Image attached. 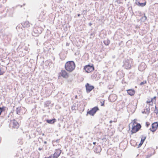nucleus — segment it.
Masks as SVG:
<instances>
[{
  "label": "nucleus",
  "mask_w": 158,
  "mask_h": 158,
  "mask_svg": "<svg viewBox=\"0 0 158 158\" xmlns=\"http://www.w3.org/2000/svg\"><path fill=\"white\" fill-rule=\"evenodd\" d=\"M136 121V119H134L130 123V124L132 126L131 131L132 134L135 133L138 131L141 127V125Z\"/></svg>",
  "instance_id": "f257e3e1"
},
{
  "label": "nucleus",
  "mask_w": 158,
  "mask_h": 158,
  "mask_svg": "<svg viewBox=\"0 0 158 158\" xmlns=\"http://www.w3.org/2000/svg\"><path fill=\"white\" fill-rule=\"evenodd\" d=\"M75 64L73 61L67 62L65 65V68L68 71L71 72L75 68Z\"/></svg>",
  "instance_id": "f03ea898"
},
{
  "label": "nucleus",
  "mask_w": 158,
  "mask_h": 158,
  "mask_svg": "<svg viewBox=\"0 0 158 158\" xmlns=\"http://www.w3.org/2000/svg\"><path fill=\"white\" fill-rule=\"evenodd\" d=\"M99 110L98 107H94L89 111L87 112V114H88L90 115L94 116L97 111Z\"/></svg>",
  "instance_id": "7ed1b4c3"
},
{
  "label": "nucleus",
  "mask_w": 158,
  "mask_h": 158,
  "mask_svg": "<svg viewBox=\"0 0 158 158\" xmlns=\"http://www.w3.org/2000/svg\"><path fill=\"white\" fill-rule=\"evenodd\" d=\"M158 127V122H154L152 124V127L150 129L152 132H154Z\"/></svg>",
  "instance_id": "20e7f679"
},
{
  "label": "nucleus",
  "mask_w": 158,
  "mask_h": 158,
  "mask_svg": "<svg viewBox=\"0 0 158 158\" xmlns=\"http://www.w3.org/2000/svg\"><path fill=\"white\" fill-rule=\"evenodd\" d=\"M84 69L85 71L87 73H90L94 69V68L93 66H91L89 65L85 66L84 67Z\"/></svg>",
  "instance_id": "39448f33"
},
{
  "label": "nucleus",
  "mask_w": 158,
  "mask_h": 158,
  "mask_svg": "<svg viewBox=\"0 0 158 158\" xmlns=\"http://www.w3.org/2000/svg\"><path fill=\"white\" fill-rule=\"evenodd\" d=\"M117 99V97L116 95L114 94H110L109 97V99L112 102L115 101Z\"/></svg>",
  "instance_id": "423d86ee"
},
{
  "label": "nucleus",
  "mask_w": 158,
  "mask_h": 158,
  "mask_svg": "<svg viewBox=\"0 0 158 158\" xmlns=\"http://www.w3.org/2000/svg\"><path fill=\"white\" fill-rule=\"evenodd\" d=\"M10 124L12 125V127L14 128H17L19 127V124L18 122L15 120L11 121Z\"/></svg>",
  "instance_id": "0eeeda50"
},
{
  "label": "nucleus",
  "mask_w": 158,
  "mask_h": 158,
  "mask_svg": "<svg viewBox=\"0 0 158 158\" xmlns=\"http://www.w3.org/2000/svg\"><path fill=\"white\" fill-rule=\"evenodd\" d=\"M85 87L87 92H90L94 88L93 86L90 85L88 83H87L85 85Z\"/></svg>",
  "instance_id": "6e6552de"
},
{
  "label": "nucleus",
  "mask_w": 158,
  "mask_h": 158,
  "mask_svg": "<svg viewBox=\"0 0 158 158\" xmlns=\"http://www.w3.org/2000/svg\"><path fill=\"white\" fill-rule=\"evenodd\" d=\"M61 153V151L59 149H57L56 150V152L54 153L53 155L54 158H57L60 155Z\"/></svg>",
  "instance_id": "1a4fd4ad"
},
{
  "label": "nucleus",
  "mask_w": 158,
  "mask_h": 158,
  "mask_svg": "<svg viewBox=\"0 0 158 158\" xmlns=\"http://www.w3.org/2000/svg\"><path fill=\"white\" fill-rule=\"evenodd\" d=\"M61 75L64 78H67L68 74L65 70H62L60 73Z\"/></svg>",
  "instance_id": "9d476101"
},
{
  "label": "nucleus",
  "mask_w": 158,
  "mask_h": 158,
  "mask_svg": "<svg viewBox=\"0 0 158 158\" xmlns=\"http://www.w3.org/2000/svg\"><path fill=\"white\" fill-rule=\"evenodd\" d=\"M156 97H154L153 98H151L150 100H148L146 102V103L148 104L152 105L153 102H156Z\"/></svg>",
  "instance_id": "9b49d317"
},
{
  "label": "nucleus",
  "mask_w": 158,
  "mask_h": 158,
  "mask_svg": "<svg viewBox=\"0 0 158 158\" xmlns=\"http://www.w3.org/2000/svg\"><path fill=\"white\" fill-rule=\"evenodd\" d=\"M22 25L23 27H28L30 26V23L28 21L23 23Z\"/></svg>",
  "instance_id": "f8f14e48"
},
{
  "label": "nucleus",
  "mask_w": 158,
  "mask_h": 158,
  "mask_svg": "<svg viewBox=\"0 0 158 158\" xmlns=\"http://www.w3.org/2000/svg\"><path fill=\"white\" fill-rule=\"evenodd\" d=\"M136 4L139 6L143 7L146 4V2L144 1L143 3H140L139 2H136Z\"/></svg>",
  "instance_id": "ddd939ff"
},
{
  "label": "nucleus",
  "mask_w": 158,
  "mask_h": 158,
  "mask_svg": "<svg viewBox=\"0 0 158 158\" xmlns=\"http://www.w3.org/2000/svg\"><path fill=\"white\" fill-rule=\"evenodd\" d=\"M102 150L101 147L100 146H98L95 149V152L97 153H100Z\"/></svg>",
  "instance_id": "4468645a"
},
{
  "label": "nucleus",
  "mask_w": 158,
  "mask_h": 158,
  "mask_svg": "<svg viewBox=\"0 0 158 158\" xmlns=\"http://www.w3.org/2000/svg\"><path fill=\"white\" fill-rule=\"evenodd\" d=\"M146 138V137L145 136H142L141 138V140L140 143L139 144V146H141L143 143L144 141Z\"/></svg>",
  "instance_id": "2eb2a0df"
},
{
  "label": "nucleus",
  "mask_w": 158,
  "mask_h": 158,
  "mask_svg": "<svg viewBox=\"0 0 158 158\" xmlns=\"http://www.w3.org/2000/svg\"><path fill=\"white\" fill-rule=\"evenodd\" d=\"M135 93V91L133 89H129V95L131 96L133 95Z\"/></svg>",
  "instance_id": "dca6fc26"
},
{
  "label": "nucleus",
  "mask_w": 158,
  "mask_h": 158,
  "mask_svg": "<svg viewBox=\"0 0 158 158\" xmlns=\"http://www.w3.org/2000/svg\"><path fill=\"white\" fill-rule=\"evenodd\" d=\"M48 123L50 124H53L56 122L55 119H52L48 120H46Z\"/></svg>",
  "instance_id": "f3484780"
},
{
  "label": "nucleus",
  "mask_w": 158,
  "mask_h": 158,
  "mask_svg": "<svg viewBox=\"0 0 158 158\" xmlns=\"http://www.w3.org/2000/svg\"><path fill=\"white\" fill-rule=\"evenodd\" d=\"M3 67V66H0V75H2L5 72Z\"/></svg>",
  "instance_id": "a211bd4d"
},
{
  "label": "nucleus",
  "mask_w": 158,
  "mask_h": 158,
  "mask_svg": "<svg viewBox=\"0 0 158 158\" xmlns=\"http://www.w3.org/2000/svg\"><path fill=\"white\" fill-rule=\"evenodd\" d=\"M131 145L133 146H135L136 145V143L134 140H131L130 141Z\"/></svg>",
  "instance_id": "6ab92c4d"
},
{
  "label": "nucleus",
  "mask_w": 158,
  "mask_h": 158,
  "mask_svg": "<svg viewBox=\"0 0 158 158\" xmlns=\"http://www.w3.org/2000/svg\"><path fill=\"white\" fill-rule=\"evenodd\" d=\"M103 42L106 45H108L110 43V41L108 39L104 40Z\"/></svg>",
  "instance_id": "aec40b11"
},
{
  "label": "nucleus",
  "mask_w": 158,
  "mask_h": 158,
  "mask_svg": "<svg viewBox=\"0 0 158 158\" xmlns=\"http://www.w3.org/2000/svg\"><path fill=\"white\" fill-rule=\"evenodd\" d=\"M21 108L20 107H18L16 108V112L17 114H19L20 112Z\"/></svg>",
  "instance_id": "412c9836"
},
{
  "label": "nucleus",
  "mask_w": 158,
  "mask_h": 158,
  "mask_svg": "<svg viewBox=\"0 0 158 158\" xmlns=\"http://www.w3.org/2000/svg\"><path fill=\"white\" fill-rule=\"evenodd\" d=\"M145 14H144V16L143 17L141 18V20L143 21H146L147 19V17L145 16Z\"/></svg>",
  "instance_id": "4be33fe9"
},
{
  "label": "nucleus",
  "mask_w": 158,
  "mask_h": 158,
  "mask_svg": "<svg viewBox=\"0 0 158 158\" xmlns=\"http://www.w3.org/2000/svg\"><path fill=\"white\" fill-rule=\"evenodd\" d=\"M142 66L141 65H140L139 66V69L140 71H142L144 70V68H142Z\"/></svg>",
  "instance_id": "5701e85b"
},
{
  "label": "nucleus",
  "mask_w": 158,
  "mask_h": 158,
  "mask_svg": "<svg viewBox=\"0 0 158 158\" xmlns=\"http://www.w3.org/2000/svg\"><path fill=\"white\" fill-rule=\"evenodd\" d=\"M146 83H147L146 81H143V82H141L140 84V85H144L145 84H146Z\"/></svg>",
  "instance_id": "b1692460"
},
{
  "label": "nucleus",
  "mask_w": 158,
  "mask_h": 158,
  "mask_svg": "<svg viewBox=\"0 0 158 158\" xmlns=\"http://www.w3.org/2000/svg\"><path fill=\"white\" fill-rule=\"evenodd\" d=\"M4 107H2V108H1L0 107V115H1L2 112V111L4 110Z\"/></svg>",
  "instance_id": "393cba45"
},
{
  "label": "nucleus",
  "mask_w": 158,
  "mask_h": 158,
  "mask_svg": "<svg viewBox=\"0 0 158 158\" xmlns=\"http://www.w3.org/2000/svg\"><path fill=\"white\" fill-rule=\"evenodd\" d=\"M146 127H148L150 125V123H149V122H146Z\"/></svg>",
  "instance_id": "a878e982"
},
{
  "label": "nucleus",
  "mask_w": 158,
  "mask_h": 158,
  "mask_svg": "<svg viewBox=\"0 0 158 158\" xmlns=\"http://www.w3.org/2000/svg\"><path fill=\"white\" fill-rule=\"evenodd\" d=\"M45 158H54L52 155H51L50 156L48 157H45Z\"/></svg>",
  "instance_id": "bb28decb"
},
{
  "label": "nucleus",
  "mask_w": 158,
  "mask_h": 158,
  "mask_svg": "<svg viewBox=\"0 0 158 158\" xmlns=\"http://www.w3.org/2000/svg\"><path fill=\"white\" fill-rule=\"evenodd\" d=\"M155 113H156V114H158V110L156 109H156L155 110Z\"/></svg>",
  "instance_id": "cd10ccee"
},
{
  "label": "nucleus",
  "mask_w": 158,
  "mask_h": 158,
  "mask_svg": "<svg viewBox=\"0 0 158 158\" xmlns=\"http://www.w3.org/2000/svg\"><path fill=\"white\" fill-rule=\"evenodd\" d=\"M116 2H117L118 3H121V0H116Z\"/></svg>",
  "instance_id": "c85d7f7f"
},
{
  "label": "nucleus",
  "mask_w": 158,
  "mask_h": 158,
  "mask_svg": "<svg viewBox=\"0 0 158 158\" xmlns=\"http://www.w3.org/2000/svg\"><path fill=\"white\" fill-rule=\"evenodd\" d=\"M24 49L25 50L28 51L29 50V48L28 47H26Z\"/></svg>",
  "instance_id": "c756f323"
},
{
  "label": "nucleus",
  "mask_w": 158,
  "mask_h": 158,
  "mask_svg": "<svg viewBox=\"0 0 158 158\" xmlns=\"http://www.w3.org/2000/svg\"><path fill=\"white\" fill-rule=\"evenodd\" d=\"M18 28H19V26H17V27H16V29L18 30Z\"/></svg>",
  "instance_id": "7c9ffc66"
},
{
  "label": "nucleus",
  "mask_w": 158,
  "mask_h": 158,
  "mask_svg": "<svg viewBox=\"0 0 158 158\" xmlns=\"http://www.w3.org/2000/svg\"><path fill=\"white\" fill-rule=\"evenodd\" d=\"M104 105V103L103 102V103H102L101 106H103Z\"/></svg>",
  "instance_id": "2f4dec72"
},
{
  "label": "nucleus",
  "mask_w": 158,
  "mask_h": 158,
  "mask_svg": "<svg viewBox=\"0 0 158 158\" xmlns=\"http://www.w3.org/2000/svg\"><path fill=\"white\" fill-rule=\"evenodd\" d=\"M113 121H112V120H110V123H112Z\"/></svg>",
  "instance_id": "473e14b6"
},
{
  "label": "nucleus",
  "mask_w": 158,
  "mask_h": 158,
  "mask_svg": "<svg viewBox=\"0 0 158 158\" xmlns=\"http://www.w3.org/2000/svg\"><path fill=\"white\" fill-rule=\"evenodd\" d=\"M96 143L95 142H94L93 143V144L94 145H95L96 144Z\"/></svg>",
  "instance_id": "72a5a7b5"
},
{
  "label": "nucleus",
  "mask_w": 158,
  "mask_h": 158,
  "mask_svg": "<svg viewBox=\"0 0 158 158\" xmlns=\"http://www.w3.org/2000/svg\"><path fill=\"white\" fill-rule=\"evenodd\" d=\"M77 15H78V16L79 17L80 16V14H78Z\"/></svg>",
  "instance_id": "f704fd0d"
},
{
  "label": "nucleus",
  "mask_w": 158,
  "mask_h": 158,
  "mask_svg": "<svg viewBox=\"0 0 158 158\" xmlns=\"http://www.w3.org/2000/svg\"><path fill=\"white\" fill-rule=\"evenodd\" d=\"M41 149H42L41 148H39V150H41Z\"/></svg>",
  "instance_id": "c9c22d12"
},
{
  "label": "nucleus",
  "mask_w": 158,
  "mask_h": 158,
  "mask_svg": "<svg viewBox=\"0 0 158 158\" xmlns=\"http://www.w3.org/2000/svg\"><path fill=\"white\" fill-rule=\"evenodd\" d=\"M89 26H91V25H92L91 23H89Z\"/></svg>",
  "instance_id": "e433bc0d"
},
{
  "label": "nucleus",
  "mask_w": 158,
  "mask_h": 158,
  "mask_svg": "<svg viewBox=\"0 0 158 158\" xmlns=\"http://www.w3.org/2000/svg\"><path fill=\"white\" fill-rule=\"evenodd\" d=\"M127 93L128 94V92H129L128 89L127 90Z\"/></svg>",
  "instance_id": "4c0bfd02"
},
{
  "label": "nucleus",
  "mask_w": 158,
  "mask_h": 158,
  "mask_svg": "<svg viewBox=\"0 0 158 158\" xmlns=\"http://www.w3.org/2000/svg\"><path fill=\"white\" fill-rule=\"evenodd\" d=\"M44 144H46L47 143L46 141H44Z\"/></svg>",
  "instance_id": "58836bf2"
},
{
  "label": "nucleus",
  "mask_w": 158,
  "mask_h": 158,
  "mask_svg": "<svg viewBox=\"0 0 158 158\" xmlns=\"http://www.w3.org/2000/svg\"><path fill=\"white\" fill-rule=\"evenodd\" d=\"M154 74L156 76V73H154Z\"/></svg>",
  "instance_id": "ea45409f"
},
{
  "label": "nucleus",
  "mask_w": 158,
  "mask_h": 158,
  "mask_svg": "<svg viewBox=\"0 0 158 158\" xmlns=\"http://www.w3.org/2000/svg\"><path fill=\"white\" fill-rule=\"evenodd\" d=\"M114 122H115L116 121H115V120H114Z\"/></svg>",
  "instance_id": "a19ab883"
},
{
  "label": "nucleus",
  "mask_w": 158,
  "mask_h": 158,
  "mask_svg": "<svg viewBox=\"0 0 158 158\" xmlns=\"http://www.w3.org/2000/svg\"><path fill=\"white\" fill-rule=\"evenodd\" d=\"M114 122H115L116 121H115V120H114Z\"/></svg>",
  "instance_id": "79ce46f5"
},
{
  "label": "nucleus",
  "mask_w": 158,
  "mask_h": 158,
  "mask_svg": "<svg viewBox=\"0 0 158 158\" xmlns=\"http://www.w3.org/2000/svg\"><path fill=\"white\" fill-rule=\"evenodd\" d=\"M71 158H74V157H72Z\"/></svg>",
  "instance_id": "37998d69"
}]
</instances>
